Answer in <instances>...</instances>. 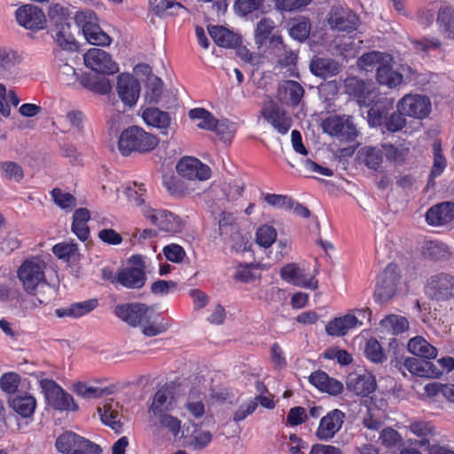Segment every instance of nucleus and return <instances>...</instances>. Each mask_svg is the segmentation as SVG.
I'll list each match as a JSON object with an SVG mask.
<instances>
[{
    "mask_svg": "<svg viewBox=\"0 0 454 454\" xmlns=\"http://www.w3.org/2000/svg\"><path fill=\"white\" fill-rule=\"evenodd\" d=\"M340 69L341 66L337 60L327 57L314 56L309 62L310 72L322 79L337 75Z\"/></svg>",
    "mask_w": 454,
    "mask_h": 454,
    "instance_id": "5701e85b",
    "label": "nucleus"
},
{
    "mask_svg": "<svg viewBox=\"0 0 454 454\" xmlns=\"http://www.w3.org/2000/svg\"><path fill=\"white\" fill-rule=\"evenodd\" d=\"M430 395H442L448 402L454 403V384H442L434 382L427 384L425 387Z\"/></svg>",
    "mask_w": 454,
    "mask_h": 454,
    "instance_id": "864d4df0",
    "label": "nucleus"
},
{
    "mask_svg": "<svg viewBox=\"0 0 454 454\" xmlns=\"http://www.w3.org/2000/svg\"><path fill=\"white\" fill-rule=\"evenodd\" d=\"M454 219V202L444 201L431 207L427 214L426 220L428 224L439 226L451 222Z\"/></svg>",
    "mask_w": 454,
    "mask_h": 454,
    "instance_id": "a878e982",
    "label": "nucleus"
},
{
    "mask_svg": "<svg viewBox=\"0 0 454 454\" xmlns=\"http://www.w3.org/2000/svg\"><path fill=\"white\" fill-rule=\"evenodd\" d=\"M422 254L426 258L437 261L448 259L451 255V252L448 246L442 242L427 240L422 246Z\"/></svg>",
    "mask_w": 454,
    "mask_h": 454,
    "instance_id": "c03bdc74",
    "label": "nucleus"
},
{
    "mask_svg": "<svg viewBox=\"0 0 454 454\" xmlns=\"http://www.w3.org/2000/svg\"><path fill=\"white\" fill-rule=\"evenodd\" d=\"M263 4V0H237L234 8L237 13L247 16L253 12L258 11Z\"/></svg>",
    "mask_w": 454,
    "mask_h": 454,
    "instance_id": "0e129e2a",
    "label": "nucleus"
},
{
    "mask_svg": "<svg viewBox=\"0 0 454 454\" xmlns=\"http://www.w3.org/2000/svg\"><path fill=\"white\" fill-rule=\"evenodd\" d=\"M380 439L381 443L388 449H400L403 445V441L400 434L391 427H387L380 433Z\"/></svg>",
    "mask_w": 454,
    "mask_h": 454,
    "instance_id": "13d9d810",
    "label": "nucleus"
},
{
    "mask_svg": "<svg viewBox=\"0 0 454 454\" xmlns=\"http://www.w3.org/2000/svg\"><path fill=\"white\" fill-rule=\"evenodd\" d=\"M430 294L438 301L454 298V276L440 273L432 276L427 283Z\"/></svg>",
    "mask_w": 454,
    "mask_h": 454,
    "instance_id": "dca6fc26",
    "label": "nucleus"
},
{
    "mask_svg": "<svg viewBox=\"0 0 454 454\" xmlns=\"http://www.w3.org/2000/svg\"><path fill=\"white\" fill-rule=\"evenodd\" d=\"M44 268V262L37 258L26 260L18 269L17 277L27 294L36 296L40 304L47 305L55 300L57 289L47 282Z\"/></svg>",
    "mask_w": 454,
    "mask_h": 454,
    "instance_id": "f257e3e1",
    "label": "nucleus"
},
{
    "mask_svg": "<svg viewBox=\"0 0 454 454\" xmlns=\"http://www.w3.org/2000/svg\"><path fill=\"white\" fill-rule=\"evenodd\" d=\"M101 421L109 426L115 432L121 428V416L116 409H114L112 403H106L103 408H98Z\"/></svg>",
    "mask_w": 454,
    "mask_h": 454,
    "instance_id": "49530a36",
    "label": "nucleus"
},
{
    "mask_svg": "<svg viewBox=\"0 0 454 454\" xmlns=\"http://www.w3.org/2000/svg\"><path fill=\"white\" fill-rule=\"evenodd\" d=\"M51 194L54 202L62 209H71L76 205V199L72 194L62 192L59 188H54Z\"/></svg>",
    "mask_w": 454,
    "mask_h": 454,
    "instance_id": "052dcab7",
    "label": "nucleus"
},
{
    "mask_svg": "<svg viewBox=\"0 0 454 454\" xmlns=\"http://www.w3.org/2000/svg\"><path fill=\"white\" fill-rule=\"evenodd\" d=\"M263 118L280 134H286L292 125L291 118L274 102L270 101L262 110Z\"/></svg>",
    "mask_w": 454,
    "mask_h": 454,
    "instance_id": "412c9836",
    "label": "nucleus"
},
{
    "mask_svg": "<svg viewBox=\"0 0 454 454\" xmlns=\"http://www.w3.org/2000/svg\"><path fill=\"white\" fill-rule=\"evenodd\" d=\"M411 374L425 378H439L441 372L436 364L428 359H419L417 357H407L403 364Z\"/></svg>",
    "mask_w": 454,
    "mask_h": 454,
    "instance_id": "393cba45",
    "label": "nucleus"
},
{
    "mask_svg": "<svg viewBox=\"0 0 454 454\" xmlns=\"http://www.w3.org/2000/svg\"><path fill=\"white\" fill-rule=\"evenodd\" d=\"M328 22L332 28L351 32L357 28L359 19L351 10L335 7L331 10Z\"/></svg>",
    "mask_w": 454,
    "mask_h": 454,
    "instance_id": "aec40b11",
    "label": "nucleus"
},
{
    "mask_svg": "<svg viewBox=\"0 0 454 454\" xmlns=\"http://www.w3.org/2000/svg\"><path fill=\"white\" fill-rule=\"evenodd\" d=\"M372 104L367 115L368 122L371 126L378 127L385 123L390 110L394 107V99L383 97Z\"/></svg>",
    "mask_w": 454,
    "mask_h": 454,
    "instance_id": "bb28decb",
    "label": "nucleus"
},
{
    "mask_svg": "<svg viewBox=\"0 0 454 454\" xmlns=\"http://www.w3.org/2000/svg\"><path fill=\"white\" fill-rule=\"evenodd\" d=\"M40 387L48 403L55 410L73 411L78 410L73 396L59 387L54 380L43 379L39 381Z\"/></svg>",
    "mask_w": 454,
    "mask_h": 454,
    "instance_id": "423d86ee",
    "label": "nucleus"
},
{
    "mask_svg": "<svg viewBox=\"0 0 454 454\" xmlns=\"http://www.w3.org/2000/svg\"><path fill=\"white\" fill-rule=\"evenodd\" d=\"M189 117L197 120V127L202 129L212 130L216 123V119L210 112L204 108H194L189 111Z\"/></svg>",
    "mask_w": 454,
    "mask_h": 454,
    "instance_id": "8fccbe9b",
    "label": "nucleus"
},
{
    "mask_svg": "<svg viewBox=\"0 0 454 454\" xmlns=\"http://www.w3.org/2000/svg\"><path fill=\"white\" fill-rule=\"evenodd\" d=\"M82 33L86 40L93 45L107 46L112 42L111 37L98 24L90 21L83 24Z\"/></svg>",
    "mask_w": 454,
    "mask_h": 454,
    "instance_id": "4c0bfd02",
    "label": "nucleus"
},
{
    "mask_svg": "<svg viewBox=\"0 0 454 454\" xmlns=\"http://www.w3.org/2000/svg\"><path fill=\"white\" fill-rule=\"evenodd\" d=\"M345 419V413L340 410L334 409L325 415L319 422L315 433L316 437L320 441L327 442L333 439L340 430Z\"/></svg>",
    "mask_w": 454,
    "mask_h": 454,
    "instance_id": "4468645a",
    "label": "nucleus"
},
{
    "mask_svg": "<svg viewBox=\"0 0 454 454\" xmlns=\"http://www.w3.org/2000/svg\"><path fill=\"white\" fill-rule=\"evenodd\" d=\"M212 131H214L221 140H223L224 143H227L230 142L235 132V128L233 123L229 122L226 120H216V123L214 125Z\"/></svg>",
    "mask_w": 454,
    "mask_h": 454,
    "instance_id": "e2e57ef3",
    "label": "nucleus"
},
{
    "mask_svg": "<svg viewBox=\"0 0 454 454\" xmlns=\"http://www.w3.org/2000/svg\"><path fill=\"white\" fill-rule=\"evenodd\" d=\"M62 52L57 51L59 57V76L63 83L71 85L80 81L82 87L98 94L106 95L112 90V84L109 79L97 74H83L79 75L75 68L62 58Z\"/></svg>",
    "mask_w": 454,
    "mask_h": 454,
    "instance_id": "7ed1b4c3",
    "label": "nucleus"
},
{
    "mask_svg": "<svg viewBox=\"0 0 454 454\" xmlns=\"http://www.w3.org/2000/svg\"><path fill=\"white\" fill-rule=\"evenodd\" d=\"M90 218V211L83 207L76 209L73 215L72 231L82 241H85L90 235L87 224Z\"/></svg>",
    "mask_w": 454,
    "mask_h": 454,
    "instance_id": "ea45409f",
    "label": "nucleus"
},
{
    "mask_svg": "<svg viewBox=\"0 0 454 454\" xmlns=\"http://www.w3.org/2000/svg\"><path fill=\"white\" fill-rule=\"evenodd\" d=\"M54 38L62 50L73 51L76 49L75 39L71 32V26L68 22H60L54 25Z\"/></svg>",
    "mask_w": 454,
    "mask_h": 454,
    "instance_id": "58836bf2",
    "label": "nucleus"
},
{
    "mask_svg": "<svg viewBox=\"0 0 454 454\" xmlns=\"http://www.w3.org/2000/svg\"><path fill=\"white\" fill-rule=\"evenodd\" d=\"M149 3L157 15H179L188 12L186 7L175 0H149Z\"/></svg>",
    "mask_w": 454,
    "mask_h": 454,
    "instance_id": "79ce46f5",
    "label": "nucleus"
},
{
    "mask_svg": "<svg viewBox=\"0 0 454 454\" xmlns=\"http://www.w3.org/2000/svg\"><path fill=\"white\" fill-rule=\"evenodd\" d=\"M391 64L392 62H387L379 66L376 78L379 83L392 89L403 82V74L393 70Z\"/></svg>",
    "mask_w": 454,
    "mask_h": 454,
    "instance_id": "37998d69",
    "label": "nucleus"
},
{
    "mask_svg": "<svg viewBox=\"0 0 454 454\" xmlns=\"http://www.w3.org/2000/svg\"><path fill=\"white\" fill-rule=\"evenodd\" d=\"M141 212L145 217L162 231L176 233L181 231V220L169 211L153 209L145 206L141 208Z\"/></svg>",
    "mask_w": 454,
    "mask_h": 454,
    "instance_id": "9b49d317",
    "label": "nucleus"
},
{
    "mask_svg": "<svg viewBox=\"0 0 454 454\" xmlns=\"http://www.w3.org/2000/svg\"><path fill=\"white\" fill-rule=\"evenodd\" d=\"M82 436L72 432L67 431L61 434L56 440L55 446L57 450L63 454H74L81 443Z\"/></svg>",
    "mask_w": 454,
    "mask_h": 454,
    "instance_id": "a18cd8bd",
    "label": "nucleus"
},
{
    "mask_svg": "<svg viewBox=\"0 0 454 454\" xmlns=\"http://www.w3.org/2000/svg\"><path fill=\"white\" fill-rule=\"evenodd\" d=\"M177 173L188 180H207L211 175V169L206 164L193 157H184L176 164Z\"/></svg>",
    "mask_w": 454,
    "mask_h": 454,
    "instance_id": "2eb2a0df",
    "label": "nucleus"
},
{
    "mask_svg": "<svg viewBox=\"0 0 454 454\" xmlns=\"http://www.w3.org/2000/svg\"><path fill=\"white\" fill-rule=\"evenodd\" d=\"M142 116L146 124L162 129V134H167V129L170 124L168 113L159 108H146Z\"/></svg>",
    "mask_w": 454,
    "mask_h": 454,
    "instance_id": "a19ab883",
    "label": "nucleus"
},
{
    "mask_svg": "<svg viewBox=\"0 0 454 454\" xmlns=\"http://www.w3.org/2000/svg\"><path fill=\"white\" fill-rule=\"evenodd\" d=\"M74 391L79 396L86 399L98 398L112 393L107 387L100 388L82 382L74 386Z\"/></svg>",
    "mask_w": 454,
    "mask_h": 454,
    "instance_id": "603ef678",
    "label": "nucleus"
},
{
    "mask_svg": "<svg viewBox=\"0 0 454 454\" xmlns=\"http://www.w3.org/2000/svg\"><path fill=\"white\" fill-rule=\"evenodd\" d=\"M116 316L134 327H140L145 336L153 337L164 333L169 327L168 323H157L152 320V309L144 303L118 305Z\"/></svg>",
    "mask_w": 454,
    "mask_h": 454,
    "instance_id": "f03ea898",
    "label": "nucleus"
},
{
    "mask_svg": "<svg viewBox=\"0 0 454 454\" xmlns=\"http://www.w3.org/2000/svg\"><path fill=\"white\" fill-rule=\"evenodd\" d=\"M207 29L211 38L220 47L235 48L240 43L239 35L223 26H210Z\"/></svg>",
    "mask_w": 454,
    "mask_h": 454,
    "instance_id": "2f4dec72",
    "label": "nucleus"
},
{
    "mask_svg": "<svg viewBox=\"0 0 454 454\" xmlns=\"http://www.w3.org/2000/svg\"><path fill=\"white\" fill-rule=\"evenodd\" d=\"M264 200L270 206L291 210L294 206V200L291 197L280 194H266Z\"/></svg>",
    "mask_w": 454,
    "mask_h": 454,
    "instance_id": "69168bd1",
    "label": "nucleus"
},
{
    "mask_svg": "<svg viewBox=\"0 0 454 454\" xmlns=\"http://www.w3.org/2000/svg\"><path fill=\"white\" fill-rule=\"evenodd\" d=\"M150 422L154 431L165 429L173 437H176L181 431V421L170 412L152 418Z\"/></svg>",
    "mask_w": 454,
    "mask_h": 454,
    "instance_id": "c9c22d12",
    "label": "nucleus"
},
{
    "mask_svg": "<svg viewBox=\"0 0 454 454\" xmlns=\"http://www.w3.org/2000/svg\"><path fill=\"white\" fill-rule=\"evenodd\" d=\"M380 325L392 334H398L409 329L406 317L398 315H388L380 321Z\"/></svg>",
    "mask_w": 454,
    "mask_h": 454,
    "instance_id": "de8ad7c7",
    "label": "nucleus"
},
{
    "mask_svg": "<svg viewBox=\"0 0 454 454\" xmlns=\"http://www.w3.org/2000/svg\"><path fill=\"white\" fill-rule=\"evenodd\" d=\"M212 441V434L208 431L196 430L194 435L187 441L189 446L194 450H202Z\"/></svg>",
    "mask_w": 454,
    "mask_h": 454,
    "instance_id": "774afa93",
    "label": "nucleus"
},
{
    "mask_svg": "<svg viewBox=\"0 0 454 454\" xmlns=\"http://www.w3.org/2000/svg\"><path fill=\"white\" fill-rule=\"evenodd\" d=\"M145 267H127L117 274L116 282L127 288L139 289L146 281Z\"/></svg>",
    "mask_w": 454,
    "mask_h": 454,
    "instance_id": "cd10ccee",
    "label": "nucleus"
},
{
    "mask_svg": "<svg viewBox=\"0 0 454 454\" xmlns=\"http://www.w3.org/2000/svg\"><path fill=\"white\" fill-rule=\"evenodd\" d=\"M376 385L374 376L369 372L362 374L351 372L348 374L346 380L348 390L353 392L356 395L367 396L375 390Z\"/></svg>",
    "mask_w": 454,
    "mask_h": 454,
    "instance_id": "4be33fe9",
    "label": "nucleus"
},
{
    "mask_svg": "<svg viewBox=\"0 0 454 454\" xmlns=\"http://www.w3.org/2000/svg\"><path fill=\"white\" fill-rule=\"evenodd\" d=\"M281 278L296 286L316 290L318 282L314 276H309L295 263H288L280 270Z\"/></svg>",
    "mask_w": 454,
    "mask_h": 454,
    "instance_id": "6ab92c4d",
    "label": "nucleus"
},
{
    "mask_svg": "<svg viewBox=\"0 0 454 454\" xmlns=\"http://www.w3.org/2000/svg\"><path fill=\"white\" fill-rule=\"evenodd\" d=\"M278 95L290 106H297L304 95V89L298 82L287 80L279 86Z\"/></svg>",
    "mask_w": 454,
    "mask_h": 454,
    "instance_id": "f704fd0d",
    "label": "nucleus"
},
{
    "mask_svg": "<svg viewBox=\"0 0 454 454\" xmlns=\"http://www.w3.org/2000/svg\"><path fill=\"white\" fill-rule=\"evenodd\" d=\"M159 143L158 138L138 126H131L124 129L118 140V148L123 156L133 152L147 153L153 150Z\"/></svg>",
    "mask_w": 454,
    "mask_h": 454,
    "instance_id": "20e7f679",
    "label": "nucleus"
},
{
    "mask_svg": "<svg viewBox=\"0 0 454 454\" xmlns=\"http://www.w3.org/2000/svg\"><path fill=\"white\" fill-rule=\"evenodd\" d=\"M365 355L373 363H382L387 359L381 345L376 339H370L365 346Z\"/></svg>",
    "mask_w": 454,
    "mask_h": 454,
    "instance_id": "bf43d9fd",
    "label": "nucleus"
},
{
    "mask_svg": "<svg viewBox=\"0 0 454 454\" xmlns=\"http://www.w3.org/2000/svg\"><path fill=\"white\" fill-rule=\"evenodd\" d=\"M362 325V320L352 314L351 310L343 317H335L325 326V332L330 336H344L349 330Z\"/></svg>",
    "mask_w": 454,
    "mask_h": 454,
    "instance_id": "b1692460",
    "label": "nucleus"
},
{
    "mask_svg": "<svg viewBox=\"0 0 454 454\" xmlns=\"http://www.w3.org/2000/svg\"><path fill=\"white\" fill-rule=\"evenodd\" d=\"M140 89L139 82L131 74L121 73L117 76V94L125 106L132 107L137 104Z\"/></svg>",
    "mask_w": 454,
    "mask_h": 454,
    "instance_id": "ddd939ff",
    "label": "nucleus"
},
{
    "mask_svg": "<svg viewBox=\"0 0 454 454\" xmlns=\"http://www.w3.org/2000/svg\"><path fill=\"white\" fill-rule=\"evenodd\" d=\"M436 25L439 33L446 39L454 40V8L441 6L437 12Z\"/></svg>",
    "mask_w": 454,
    "mask_h": 454,
    "instance_id": "7c9ffc66",
    "label": "nucleus"
},
{
    "mask_svg": "<svg viewBox=\"0 0 454 454\" xmlns=\"http://www.w3.org/2000/svg\"><path fill=\"white\" fill-rule=\"evenodd\" d=\"M174 391L171 387L163 386L159 388L148 407L150 419L170 412L174 409Z\"/></svg>",
    "mask_w": 454,
    "mask_h": 454,
    "instance_id": "a211bd4d",
    "label": "nucleus"
},
{
    "mask_svg": "<svg viewBox=\"0 0 454 454\" xmlns=\"http://www.w3.org/2000/svg\"><path fill=\"white\" fill-rule=\"evenodd\" d=\"M274 28L275 23L270 18H263L257 22L254 31V42L258 48L266 43L268 39L270 40V35Z\"/></svg>",
    "mask_w": 454,
    "mask_h": 454,
    "instance_id": "09e8293b",
    "label": "nucleus"
},
{
    "mask_svg": "<svg viewBox=\"0 0 454 454\" xmlns=\"http://www.w3.org/2000/svg\"><path fill=\"white\" fill-rule=\"evenodd\" d=\"M146 98L151 103L157 104L163 92V82L155 75H151L147 82Z\"/></svg>",
    "mask_w": 454,
    "mask_h": 454,
    "instance_id": "6e6d98bb",
    "label": "nucleus"
},
{
    "mask_svg": "<svg viewBox=\"0 0 454 454\" xmlns=\"http://www.w3.org/2000/svg\"><path fill=\"white\" fill-rule=\"evenodd\" d=\"M98 306V301L95 299L73 303L69 307V313L72 317H80L90 311Z\"/></svg>",
    "mask_w": 454,
    "mask_h": 454,
    "instance_id": "338daca9",
    "label": "nucleus"
},
{
    "mask_svg": "<svg viewBox=\"0 0 454 454\" xmlns=\"http://www.w3.org/2000/svg\"><path fill=\"white\" fill-rule=\"evenodd\" d=\"M18 23L31 30H40L44 27L46 18L43 12L33 4H25L16 11Z\"/></svg>",
    "mask_w": 454,
    "mask_h": 454,
    "instance_id": "f3484780",
    "label": "nucleus"
},
{
    "mask_svg": "<svg viewBox=\"0 0 454 454\" xmlns=\"http://www.w3.org/2000/svg\"><path fill=\"white\" fill-rule=\"evenodd\" d=\"M83 60L87 67L103 74H114L119 71L118 64L102 49H90L84 54Z\"/></svg>",
    "mask_w": 454,
    "mask_h": 454,
    "instance_id": "1a4fd4ad",
    "label": "nucleus"
},
{
    "mask_svg": "<svg viewBox=\"0 0 454 454\" xmlns=\"http://www.w3.org/2000/svg\"><path fill=\"white\" fill-rule=\"evenodd\" d=\"M407 349L413 356L422 359H434L437 356V348L430 344L422 336H416L409 340Z\"/></svg>",
    "mask_w": 454,
    "mask_h": 454,
    "instance_id": "473e14b6",
    "label": "nucleus"
},
{
    "mask_svg": "<svg viewBox=\"0 0 454 454\" xmlns=\"http://www.w3.org/2000/svg\"><path fill=\"white\" fill-rule=\"evenodd\" d=\"M0 171L4 178L16 183H20L24 176L21 166L14 161H1Z\"/></svg>",
    "mask_w": 454,
    "mask_h": 454,
    "instance_id": "3c124183",
    "label": "nucleus"
},
{
    "mask_svg": "<svg viewBox=\"0 0 454 454\" xmlns=\"http://www.w3.org/2000/svg\"><path fill=\"white\" fill-rule=\"evenodd\" d=\"M277 239V231L274 227L264 224L261 226L256 231V243L264 247L268 248L275 242Z\"/></svg>",
    "mask_w": 454,
    "mask_h": 454,
    "instance_id": "5fc2aeb1",
    "label": "nucleus"
},
{
    "mask_svg": "<svg viewBox=\"0 0 454 454\" xmlns=\"http://www.w3.org/2000/svg\"><path fill=\"white\" fill-rule=\"evenodd\" d=\"M83 121L84 116L81 111L72 110L67 113L64 118L63 126L65 129L64 132H67L70 129H74L78 132H81L83 128Z\"/></svg>",
    "mask_w": 454,
    "mask_h": 454,
    "instance_id": "4d7b16f0",
    "label": "nucleus"
},
{
    "mask_svg": "<svg viewBox=\"0 0 454 454\" xmlns=\"http://www.w3.org/2000/svg\"><path fill=\"white\" fill-rule=\"evenodd\" d=\"M446 168V159L442 154L440 145H434V163L430 172V178L434 179L442 174Z\"/></svg>",
    "mask_w": 454,
    "mask_h": 454,
    "instance_id": "680f3d73",
    "label": "nucleus"
},
{
    "mask_svg": "<svg viewBox=\"0 0 454 454\" xmlns=\"http://www.w3.org/2000/svg\"><path fill=\"white\" fill-rule=\"evenodd\" d=\"M400 276L396 266L389 264L379 276L375 297L381 302L390 300L396 293Z\"/></svg>",
    "mask_w": 454,
    "mask_h": 454,
    "instance_id": "9d476101",
    "label": "nucleus"
},
{
    "mask_svg": "<svg viewBox=\"0 0 454 454\" xmlns=\"http://www.w3.org/2000/svg\"><path fill=\"white\" fill-rule=\"evenodd\" d=\"M344 90L361 106L372 105L377 96L376 87L372 82H364L356 76L347 77L344 80Z\"/></svg>",
    "mask_w": 454,
    "mask_h": 454,
    "instance_id": "6e6552de",
    "label": "nucleus"
},
{
    "mask_svg": "<svg viewBox=\"0 0 454 454\" xmlns=\"http://www.w3.org/2000/svg\"><path fill=\"white\" fill-rule=\"evenodd\" d=\"M8 402L12 409L22 418L31 417L36 407L35 398L27 394H17L10 397Z\"/></svg>",
    "mask_w": 454,
    "mask_h": 454,
    "instance_id": "72a5a7b5",
    "label": "nucleus"
},
{
    "mask_svg": "<svg viewBox=\"0 0 454 454\" xmlns=\"http://www.w3.org/2000/svg\"><path fill=\"white\" fill-rule=\"evenodd\" d=\"M309 380L317 388L330 395H338L341 393L343 389V385L340 381L333 378H330L323 371H316L312 372Z\"/></svg>",
    "mask_w": 454,
    "mask_h": 454,
    "instance_id": "c756f323",
    "label": "nucleus"
},
{
    "mask_svg": "<svg viewBox=\"0 0 454 454\" xmlns=\"http://www.w3.org/2000/svg\"><path fill=\"white\" fill-rule=\"evenodd\" d=\"M268 51L269 54L276 60V65L279 68L294 66L296 64L298 59L297 52L285 44L280 35H273L270 36L268 43Z\"/></svg>",
    "mask_w": 454,
    "mask_h": 454,
    "instance_id": "f8f14e48",
    "label": "nucleus"
},
{
    "mask_svg": "<svg viewBox=\"0 0 454 454\" xmlns=\"http://www.w3.org/2000/svg\"><path fill=\"white\" fill-rule=\"evenodd\" d=\"M431 106L430 98L419 94H406L397 103L399 112L420 120L430 114Z\"/></svg>",
    "mask_w": 454,
    "mask_h": 454,
    "instance_id": "0eeeda50",
    "label": "nucleus"
},
{
    "mask_svg": "<svg viewBox=\"0 0 454 454\" xmlns=\"http://www.w3.org/2000/svg\"><path fill=\"white\" fill-rule=\"evenodd\" d=\"M393 58L387 53L372 51L370 52L364 53L357 60L358 67L366 71L371 72L374 68L378 70L379 66H382L384 63L392 62Z\"/></svg>",
    "mask_w": 454,
    "mask_h": 454,
    "instance_id": "e433bc0d",
    "label": "nucleus"
},
{
    "mask_svg": "<svg viewBox=\"0 0 454 454\" xmlns=\"http://www.w3.org/2000/svg\"><path fill=\"white\" fill-rule=\"evenodd\" d=\"M213 215L214 221L218 225V233L221 237L224 239H230L231 240H236L239 238L238 225L232 213L222 210L218 214L214 212Z\"/></svg>",
    "mask_w": 454,
    "mask_h": 454,
    "instance_id": "c85d7f7f",
    "label": "nucleus"
},
{
    "mask_svg": "<svg viewBox=\"0 0 454 454\" xmlns=\"http://www.w3.org/2000/svg\"><path fill=\"white\" fill-rule=\"evenodd\" d=\"M322 128L326 134L340 142H353L358 136L353 117L349 115L330 116L322 122Z\"/></svg>",
    "mask_w": 454,
    "mask_h": 454,
    "instance_id": "39448f33",
    "label": "nucleus"
}]
</instances>
